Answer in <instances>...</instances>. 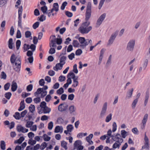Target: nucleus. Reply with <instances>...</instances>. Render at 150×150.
<instances>
[{"mask_svg": "<svg viewBox=\"0 0 150 150\" xmlns=\"http://www.w3.org/2000/svg\"><path fill=\"white\" fill-rule=\"evenodd\" d=\"M67 57L66 56H63L61 57L59 59V63L64 65L66 63L65 61Z\"/></svg>", "mask_w": 150, "mask_h": 150, "instance_id": "obj_22", "label": "nucleus"}, {"mask_svg": "<svg viewBox=\"0 0 150 150\" xmlns=\"http://www.w3.org/2000/svg\"><path fill=\"white\" fill-rule=\"evenodd\" d=\"M12 94L10 92H8L5 93L4 94V96L5 98H6L7 99L9 100Z\"/></svg>", "mask_w": 150, "mask_h": 150, "instance_id": "obj_43", "label": "nucleus"}, {"mask_svg": "<svg viewBox=\"0 0 150 150\" xmlns=\"http://www.w3.org/2000/svg\"><path fill=\"white\" fill-rule=\"evenodd\" d=\"M112 138L113 141L117 142L122 143L123 141L121 136L119 134H117L115 136H112Z\"/></svg>", "mask_w": 150, "mask_h": 150, "instance_id": "obj_10", "label": "nucleus"}, {"mask_svg": "<svg viewBox=\"0 0 150 150\" xmlns=\"http://www.w3.org/2000/svg\"><path fill=\"white\" fill-rule=\"evenodd\" d=\"M69 113L70 114H72L75 111L76 108L74 105H71L69 107Z\"/></svg>", "mask_w": 150, "mask_h": 150, "instance_id": "obj_27", "label": "nucleus"}, {"mask_svg": "<svg viewBox=\"0 0 150 150\" xmlns=\"http://www.w3.org/2000/svg\"><path fill=\"white\" fill-rule=\"evenodd\" d=\"M68 105L64 103H62L59 105L58 107V110L61 112H63L66 110Z\"/></svg>", "mask_w": 150, "mask_h": 150, "instance_id": "obj_13", "label": "nucleus"}, {"mask_svg": "<svg viewBox=\"0 0 150 150\" xmlns=\"http://www.w3.org/2000/svg\"><path fill=\"white\" fill-rule=\"evenodd\" d=\"M1 78L4 79H6V75L4 72L2 71L1 72Z\"/></svg>", "mask_w": 150, "mask_h": 150, "instance_id": "obj_53", "label": "nucleus"}, {"mask_svg": "<svg viewBox=\"0 0 150 150\" xmlns=\"http://www.w3.org/2000/svg\"><path fill=\"white\" fill-rule=\"evenodd\" d=\"M73 129V126L72 125H69L67 127V130L70 132H71Z\"/></svg>", "mask_w": 150, "mask_h": 150, "instance_id": "obj_41", "label": "nucleus"}, {"mask_svg": "<svg viewBox=\"0 0 150 150\" xmlns=\"http://www.w3.org/2000/svg\"><path fill=\"white\" fill-rule=\"evenodd\" d=\"M121 143H122L117 142H116L113 144L112 146V148L113 149H116L117 148H119L120 146L121 145Z\"/></svg>", "mask_w": 150, "mask_h": 150, "instance_id": "obj_34", "label": "nucleus"}, {"mask_svg": "<svg viewBox=\"0 0 150 150\" xmlns=\"http://www.w3.org/2000/svg\"><path fill=\"white\" fill-rule=\"evenodd\" d=\"M63 65L61 63H58L56 64L55 66L53 68V69L55 71H57L58 70H61L63 67Z\"/></svg>", "mask_w": 150, "mask_h": 150, "instance_id": "obj_15", "label": "nucleus"}, {"mask_svg": "<svg viewBox=\"0 0 150 150\" xmlns=\"http://www.w3.org/2000/svg\"><path fill=\"white\" fill-rule=\"evenodd\" d=\"M25 36L26 38H29L30 40L32 39L31 32L29 31L28 30L25 32Z\"/></svg>", "mask_w": 150, "mask_h": 150, "instance_id": "obj_24", "label": "nucleus"}, {"mask_svg": "<svg viewBox=\"0 0 150 150\" xmlns=\"http://www.w3.org/2000/svg\"><path fill=\"white\" fill-rule=\"evenodd\" d=\"M13 39L10 38L8 42V46L10 49H12L13 47Z\"/></svg>", "mask_w": 150, "mask_h": 150, "instance_id": "obj_29", "label": "nucleus"}, {"mask_svg": "<svg viewBox=\"0 0 150 150\" xmlns=\"http://www.w3.org/2000/svg\"><path fill=\"white\" fill-rule=\"evenodd\" d=\"M43 90V88H38L37 91L35 93L34 95L35 96H38V95L39 94L42 93V91Z\"/></svg>", "mask_w": 150, "mask_h": 150, "instance_id": "obj_33", "label": "nucleus"}, {"mask_svg": "<svg viewBox=\"0 0 150 150\" xmlns=\"http://www.w3.org/2000/svg\"><path fill=\"white\" fill-rule=\"evenodd\" d=\"M118 33V31H116L111 35L107 43L108 46H111L113 43Z\"/></svg>", "mask_w": 150, "mask_h": 150, "instance_id": "obj_6", "label": "nucleus"}, {"mask_svg": "<svg viewBox=\"0 0 150 150\" xmlns=\"http://www.w3.org/2000/svg\"><path fill=\"white\" fill-rule=\"evenodd\" d=\"M69 76L71 77H70L71 79H73L76 78L77 76H76L75 74L72 72L71 71L67 75V77H69Z\"/></svg>", "mask_w": 150, "mask_h": 150, "instance_id": "obj_31", "label": "nucleus"}, {"mask_svg": "<svg viewBox=\"0 0 150 150\" xmlns=\"http://www.w3.org/2000/svg\"><path fill=\"white\" fill-rule=\"evenodd\" d=\"M47 7L45 6L41 7V10L44 14L47 13Z\"/></svg>", "mask_w": 150, "mask_h": 150, "instance_id": "obj_49", "label": "nucleus"}, {"mask_svg": "<svg viewBox=\"0 0 150 150\" xmlns=\"http://www.w3.org/2000/svg\"><path fill=\"white\" fill-rule=\"evenodd\" d=\"M90 24L89 22L86 21L83 23L78 29L79 31L82 34L88 33L92 28V26H88Z\"/></svg>", "mask_w": 150, "mask_h": 150, "instance_id": "obj_2", "label": "nucleus"}, {"mask_svg": "<svg viewBox=\"0 0 150 150\" xmlns=\"http://www.w3.org/2000/svg\"><path fill=\"white\" fill-rule=\"evenodd\" d=\"M93 134H91L88 136L86 138V140L87 142L91 140V139L93 137Z\"/></svg>", "mask_w": 150, "mask_h": 150, "instance_id": "obj_52", "label": "nucleus"}, {"mask_svg": "<svg viewBox=\"0 0 150 150\" xmlns=\"http://www.w3.org/2000/svg\"><path fill=\"white\" fill-rule=\"evenodd\" d=\"M24 138L23 137H21L18 140L15 141V143H18L20 144L24 140Z\"/></svg>", "mask_w": 150, "mask_h": 150, "instance_id": "obj_39", "label": "nucleus"}, {"mask_svg": "<svg viewBox=\"0 0 150 150\" xmlns=\"http://www.w3.org/2000/svg\"><path fill=\"white\" fill-rule=\"evenodd\" d=\"M148 115L147 113L145 114L143 116L141 127L142 129H144L145 128L146 123L148 120Z\"/></svg>", "mask_w": 150, "mask_h": 150, "instance_id": "obj_9", "label": "nucleus"}, {"mask_svg": "<svg viewBox=\"0 0 150 150\" xmlns=\"http://www.w3.org/2000/svg\"><path fill=\"white\" fill-rule=\"evenodd\" d=\"M13 116L16 120H19L21 117L20 113L18 112H16L15 115H13Z\"/></svg>", "mask_w": 150, "mask_h": 150, "instance_id": "obj_38", "label": "nucleus"}, {"mask_svg": "<svg viewBox=\"0 0 150 150\" xmlns=\"http://www.w3.org/2000/svg\"><path fill=\"white\" fill-rule=\"evenodd\" d=\"M138 100L137 99H134L132 102L131 106L132 109H134L137 103Z\"/></svg>", "mask_w": 150, "mask_h": 150, "instance_id": "obj_25", "label": "nucleus"}, {"mask_svg": "<svg viewBox=\"0 0 150 150\" xmlns=\"http://www.w3.org/2000/svg\"><path fill=\"white\" fill-rule=\"evenodd\" d=\"M22 11L23 7L22 6H21L19 8L18 10V17H21Z\"/></svg>", "mask_w": 150, "mask_h": 150, "instance_id": "obj_50", "label": "nucleus"}, {"mask_svg": "<svg viewBox=\"0 0 150 150\" xmlns=\"http://www.w3.org/2000/svg\"><path fill=\"white\" fill-rule=\"evenodd\" d=\"M91 3L88 2L86 7V12L85 20L86 21H87L91 16Z\"/></svg>", "mask_w": 150, "mask_h": 150, "instance_id": "obj_5", "label": "nucleus"}, {"mask_svg": "<svg viewBox=\"0 0 150 150\" xmlns=\"http://www.w3.org/2000/svg\"><path fill=\"white\" fill-rule=\"evenodd\" d=\"M36 142L35 140H33L32 139H29L28 143L29 144L33 145L36 144Z\"/></svg>", "mask_w": 150, "mask_h": 150, "instance_id": "obj_46", "label": "nucleus"}, {"mask_svg": "<svg viewBox=\"0 0 150 150\" xmlns=\"http://www.w3.org/2000/svg\"><path fill=\"white\" fill-rule=\"evenodd\" d=\"M73 46L75 47H77L78 46L79 43L78 41L76 40H74L73 42Z\"/></svg>", "mask_w": 150, "mask_h": 150, "instance_id": "obj_61", "label": "nucleus"}, {"mask_svg": "<svg viewBox=\"0 0 150 150\" xmlns=\"http://www.w3.org/2000/svg\"><path fill=\"white\" fill-rule=\"evenodd\" d=\"M76 78L72 79L73 83L72 85V86L73 87L75 88L79 84L78 80V76H76Z\"/></svg>", "mask_w": 150, "mask_h": 150, "instance_id": "obj_16", "label": "nucleus"}, {"mask_svg": "<svg viewBox=\"0 0 150 150\" xmlns=\"http://www.w3.org/2000/svg\"><path fill=\"white\" fill-rule=\"evenodd\" d=\"M53 126V122L52 121H51L48 124V128L49 130H51L52 129Z\"/></svg>", "mask_w": 150, "mask_h": 150, "instance_id": "obj_55", "label": "nucleus"}, {"mask_svg": "<svg viewBox=\"0 0 150 150\" xmlns=\"http://www.w3.org/2000/svg\"><path fill=\"white\" fill-rule=\"evenodd\" d=\"M42 110L44 114L49 113L51 111V109L47 106L42 109Z\"/></svg>", "mask_w": 150, "mask_h": 150, "instance_id": "obj_21", "label": "nucleus"}, {"mask_svg": "<svg viewBox=\"0 0 150 150\" xmlns=\"http://www.w3.org/2000/svg\"><path fill=\"white\" fill-rule=\"evenodd\" d=\"M82 53V50L80 49H79L76 50L75 52V54L76 55L79 56Z\"/></svg>", "mask_w": 150, "mask_h": 150, "instance_id": "obj_63", "label": "nucleus"}, {"mask_svg": "<svg viewBox=\"0 0 150 150\" xmlns=\"http://www.w3.org/2000/svg\"><path fill=\"white\" fill-rule=\"evenodd\" d=\"M149 97V92L148 91H147L146 92L144 98V105L145 106H146V105L148 103Z\"/></svg>", "mask_w": 150, "mask_h": 150, "instance_id": "obj_19", "label": "nucleus"}, {"mask_svg": "<svg viewBox=\"0 0 150 150\" xmlns=\"http://www.w3.org/2000/svg\"><path fill=\"white\" fill-rule=\"evenodd\" d=\"M47 146V144L45 142L42 143L40 146V149L41 150H43Z\"/></svg>", "mask_w": 150, "mask_h": 150, "instance_id": "obj_48", "label": "nucleus"}, {"mask_svg": "<svg viewBox=\"0 0 150 150\" xmlns=\"http://www.w3.org/2000/svg\"><path fill=\"white\" fill-rule=\"evenodd\" d=\"M63 131V128L62 126H57L55 127L54 132L56 133L59 132L62 133Z\"/></svg>", "mask_w": 150, "mask_h": 150, "instance_id": "obj_18", "label": "nucleus"}, {"mask_svg": "<svg viewBox=\"0 0 150 150\" xmlns=\"http://www.w3.org/2000/svg\"><path fill=\"white\" fill-rule=\"evenodd\" d=\"M133 91L134 89L133 88H132L128 90L125 97L126 100L129 99L132 97Z\"/></svg>", "mask_w": 150, "mask_h": 150, "instance_id": "obj_14", "label": "nucleus"}, {"mask_svg": "<svg viewBox=\"0 0 150 150\" xmlns=\"http://www.w3.org/2000/svg\"><path fill=\"white\" fill-rule=\"evenodd\" d=\"M81 144V142L80 140H77L76 141L74 144V147L75 148H76L78 146L80 145Z\"/></svg>", "mask_w": 150, "mask_h": 150, "instance_id": "obj_30", "label": "nucleus"}, {"mask_svg": "<svg viewBox=\"0 0 150 150\" xmlns=\"http://www.w3.org/2000/svg\"><path fill=\"white\" fill-rule=\"evenodd\" d=\"M67 3L66 1L64 2L62 4L61 7V9L62 10H64L65 7L67 6Z\"/></svg>", "mask_w": 150, "mask_h": 150, "instance_id": "obj_54", "label": "nucleus"}, {"mask_svg": "<svg viewBox=\"0 0 150 150\" xmlns=\"http://www.w3.org/2000/svg\"><path fill=\"white\" fill-rule=\"evenodd\" d=\"M121 134L123 138H125L127 136V132L125 130H122L121 131Z\"/></svg>", "mask_w": 150, "mask_h": 150, "instance_id": "obj_45", "label": "nucleus"}, {"mask_svg": "<svg viewBox=\"0 0 150 150\" xmlns=\"http://www.w3.org/2000/svg\"><path fill=\"white\" fill-rule=\"evenodd\" d=\"M16 129L18 132H21L23 133L27 132L28 131V129L25 128L21 125L18 126L17 127Z\"/></svg>", "mask_w": 150, "mask_h": 150, "instance_id": "obj_12", "label": "nucleus"}, {"mask_svg": "<svg viewBox=\"0 0 150 150\" xmlns=\"http://www.w3.org/2000/svg\"><path fill=\"white\" fill-rule=\"evenodd\" d=\"M11 86V91L13 92L17 90L18 88L16 83L14 81L12 82Z\"/></svg>", "mask_w": 150, "mask_h": 150, "instance_id": "obj_20", "label": "nucleus"}, {"mask_svg": "<svg viewBox=\"0 0 150 150\" xmlns=\"http://www.w3.org/2000/svg\"><path fill=\"white\" fill-rule=\"evenodd\" d=\"M90 43V45L92 44V41L91 40H89V39H85V41L84 42L83 44L80 45V46L83 48H84L86 47V46L88 45V44Z\"/></svg>", "mask_w": 150, "mask_h": 150, "instance_id": "obj_17", "label": "nucleus"}, {"mask_svg": "<svg viewBox=\"0 0 150 150\" xmlns=\"http://www.w3.org/2000/svg\"><path fill=\"white\" fill-rule=\"evenodd\" d=\"M64 92L63 88L62 87L60 88L57 91V93L61 95Z\"/></svg>", "mask_w": 150, "mask_h": 150, "instance_id": "obj_51", "label": "nucleus"}, {"mask_svg": "<svg viewBox=\"0 0 150 150\" xmlns=\"http://www.w3.org/2000/svg\"><path fill=\"white\" fill-rule=\"evenodd\" d=\"M29 109L30 112L33 113L35 110V106L34 105L31 104L29 107Z\"/></svg>", "mask_w": 150, "mask_h": 150, "instance_id": "obj_40", "label": "nucleus"}, {"mask_svg": "<svg viewBox=\"0 0 150 150\" xmlns=\"http://www.w3.org/2000/svg\"><path fill=\"white\" fill-rule=\"evenodd\" d=\"M25 108V106L24 103V100H23L20 103V107L18 109L19 111L23 110Z\"/></svg>", "mask_w": 150, "mask_h": 150, "instance_id": "obj_23", "label": "nucleus"}, {"mask_svg": "<svg viewBox=\"0 0 150 150\" xmlns=\"http://www.w3.org/2000/svg\"><path fill=\"white\" fill-rule=\"evenodd\" d=\"M39 22H37L35 23L33 25V27L34 29H36L39 26Z\"/></svg>", "mask_w": 150, "mask_h": 150, "instance_id": "obj_64", "label": "nucleus"}, {"mask_svg": "<svg viewBox=\"0 0 150 150\" xmlns=\"http://www.w3.org/2000/svg\"><path fill=\"white\" fill-rule=\"evenodd\" d=\"M111 58L112 55H110L109 57H108L107 61L106 62V66H108L111 64Z\"/></svg>", "mask_w": 150, "mask_h": 150, "instance_id": "obj_44", "label": "nucleus"}, {"mask_svg": "<svg viewBox=\"0 0 150 150\" xmlns=\"http://www.w3.org/2000/svg\"><path fill=\"white\" fill-rule=\"evenodd\" d=\"M18 26L20 27L21 28H22V21H21V17H18Z\"/></svg>", "mask_w": 150, "mask_h": 150, "instance_id": "obj_47", "label": "nucleus"}, {"mask_svg": "<svg viewBox=\"0 0 150 150\" xmlns=\"http://www.w3.org/2000/svg\"><path fill=\"white\" fill-rule=\"evenodd\" d=\"M10 61L12 64H13V68L14 70L17 72H19L20 70L21 67V62L20 58L19 57H16L14 54H13L11 57Z\"/></svg>", "mask_w": 150, "mask_h": 150, "instance_id": "obj_1", "label": "nucleus"}, {"mask_svg": "<svg viewBox=\"0 0 150 150\" xmlns=\"http://www.w3.org/2000/svg\"><path fill=\"white\" fill-rule=\"evenodd\" d=\"M52 98V97L50 94H48L46 96L45 98V100L47 102H49Z\"/></svg>", "mask_w": 150, "mask_h": 150, "instance_id": "obj_62", "label": "nucleus"}, {"mask_svg": "<svg viewBox=\"0 0 150 150\" xmlns=\"http://www.w3.org/2000/svg\"><path fill=\"white\" fill-rule=\"evenodd\" d=\"M23 48L25 51H27L30 49V45H27L26 44H25L23 45Z\"/></svg>", "mask_w": 150, "mask_h": 150, "instance_id": "obj_56", "label": "nucleus"}, {"mask_svg": "<svg viewBox=\"0 0 150 150\" xmlns=\"http://www.w3.org/2000/svg\"><path fill=\"white\" fill-rule=\"evenodd\" d=\"M44 140L45 141H48L50 139V137L48 136L46 134H44L42 136Z\"/></svg>", "mask_w": 150, "mask_h": 150, "instance_id": "obj_42", "label": "nucleus"}, {"mask_svg": "<svg viewBox=\"0 0 150 150\" xmlns=\"http://www.w3.org/2000/svg\"><path fill=\"white\" fill-rule=\"evenodd\" d=\"M67 143L64 141H62L61 143V146L63 147L65 150H67L68 149L67 146Z\"/></svg>", "mask_w": 150, "mask_h": 150, "instance_id": "obj_26", "label": "nucleus"}, {"mask_svg": "<svg viewBox=\"0 0 150 150\" xmlns=\"http://www.w3.org/2000/svg\"><path fill=\"white\" fill-rule=\"evenodd\" d=\"M33 101L35 103H38L40 102L41 99L40 97H37L33 99Z\"/></svg>", "mask_w": 150, "mask_h": 150, "instance_id": "obj_59", "label": "nucleus"}, {"mask_svg": "<svg viewBox=\"0 0 150 150\" xmlns=\"http://www.w3.org/2000/svg\"><path fill=\"white\" fill-rule=\"evenodd\" d=\"M34 122L33 121H28L27 122L26 124L25 125V127L27 128H30L33 125Z\"/></svg>", "mask_w": 150, "mask_h": 150, "instance_id": "obj_37", "label": "nucleus"}, {"mask_svg": "<svg viewBox=\"0 0 150 150\" xmlns=\"http://www.w3.org/2000/svg\"><path fill=\"white\" fill-rule=\"evenodd\" d=\"M53 8L54 10V11L57 12L59 10V5L57 3H54L53 5Z\"/></svg>", "mask_w": 150, "mask_h": 150, "instance_id": "obj_36", "label": "nucleus"}, {"mask_svg": "<svg viewBox=\"0 0 150 150\" xmlns=\"http://www.w3.org/2000/svg\"><path fill=\"white\" fill-rule=\"evenodd\" d=\"M112 115V114L110 113L107 116L105 119V121L106 122H108L111 120Z\"/></svg>", "mask_w": 150, "mask_h": 150, "instance_id": "obj_32", "label": "nucleus"}, {"mask_svg": "<svg viewBox=\"0 0 150 150\" xmlns=\"http://www.w3.org/2000/svg\"><path fill=\"white\" fill-rule=\"evenodd\" d=\"M10 83H6L4 86V89L5 91L8 90L10 87Z\"/></svg>", "mask_w": 150, "mask_h": 150, "instance_id": "obj_58", "label": "nucleus"}, {"mask_svg": "<svg viewBox=\"0 0 150 150\" xmlns=\"http://www.w3.org/2000/svg\"><path fill=\"white\" fill-rule=\"evenodd\" d=\"M33 88V86L32 84H30L27 86L26 89L28 91H30L32 90Z\"/></svg>", "mask_w": 150, "mask_h": 150, "instance_id": "obj_60", "label": "nucleus"}, {"mask_svg": "<svg viewBox=\"0 0 150 150\" xmlns=\"http://www.w3.org/2000/svg\"><path fill=\"white\" fill-rule=\"evenodd\" d=\"M40 106L41 108V109H42L44 108L47 106L46 103L45 101L42 102L40 104Z\"/></svg>", "mask_w": 150, "mask_h": 150, "instance_id": "obj_57", "label": "nucleus"}, {"mask_svg": "<svg viewBox=\"0 0 150 150\" xmlns=\"http://www.w3.org/2000/svg\"><path fill=\"white\" fill-rule=\"evenodd\" d=\"M148 63V60L147 59H146L144 61V63L142 65V67L143 68V70H145L146 67Z\"/></svg>", "mask_w": 150, "mask_h": 150, "instance_id": "obj_35", "label": "nucleus"}, {"mask_svg": "<svg viewBox=\"0 0 150 150\" xmlns=\"http://www.w3.org/2000/svg\"><path fill=\"white\" fill-rule=\"evenodd\" d=\"M106 16L105 13H104L102 14L97 20L96 26L98 27L102 24L103 21L104 20Z\"/></svg>", "mask_w": 150, "mask_h": 150, "instance_id": "obj_8", "label": "nucleus"}, {"mask_svg": "<svg viewBox=\"0 0 150 150\" xmlns=\"http://www.w3.org/2000/svg\"><path fill=\"white\" fill-rule=\"evenodd\" d=\"M6 143L3 140L1 141L0 142V148L1 149L4 150L6 149Z\"/></svg>", "mask_w": 150, "mask_h": 150, "instance_id": "obj_28", "label": "nucleus"}, {"mask_svg": "<svg viewBox=\"0 0 150 150\" xmlns=\"http://www.w3.org/2000/svg\"><path fill=\"white\" fill-rule=\"evenodd\" d=\"M50 46L51 47H56V44L58 45L61 44L62 42V40L61 38H56L54 35H52L50 37Z\"/></svg>", "mask_w": 150, "mask_h": 150, "instance_id": "obj_3", "label": "nucleus"}, {"mask_svg": "<svg viewBox=\"0 0 150 150\" xmlns=\"http://www.w3.org/2000/svg\"><path fill=\"white\" fill-rule=\"evenodd\" d=\"M107 105L108 103L107 102H105L103 104L100 114V118H103L106 115L107 110Z\"/></svg>", "mask_w": 150, "mask_h": 150, "instance_id": "obj_7", "label": "nucleus"}, {"mask_svg": "<svg viewBox=\"0 0 150 150\" xmlns=\"http://www.w3.org/2000/svg\"><path fill=\"white\" fill-rule=\"evenodd\" d=\"M135 43V40L131 39L127 43L126 50L129 52H132L134 50Z\"/></svg>", "mask_w": 150, "mask_h": 150, "instance_id": "obj_4", "label": "nucleus"}, {"mask_svg": "<svg viewBox=\"0 0 150 150\" xmlns=\"http://www.w3.org/2000/svg\"><path fill=\"white\" fill-rule=\"evenodd\" d=\"M106 50L105 48H102L100 50V55L99 58V61L98 62V64L100 65L102 61L103 58V57L105 51Z\"/></svg>", "mask_w": 150, "mask_h": 150, "instance_id": "obj_11", "label": "nucleus"}]
</instances>
